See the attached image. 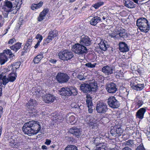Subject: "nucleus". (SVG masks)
Here are the masks:
<instances>
[{
	"label": "nucleus",
	"mask_w": 150,
	"mask_h": 150,
	"mask_svg": "<svg viewBox=\"0 0 150 150\" xmlns=\"http://www.w3.org/2000/svg\"><path fill=\"white\" fill-rule=\"evenodd\" d=\"M41 129L39 123L35 121H29L25 123L23 127V130L25 134L29 136L36 134Z\"/></svg>",
	"instance_id": "obj_1"
},
{
	"label": "nucleus",
	"mask_w": 150,
	"mask_h": 150,
	"mask_svg": "<svg viewBox=\"0 0 150 150\" xmlns=\"http://www.w3.org/2000/svg\"><path fill=\"white\" fill-rule=\"evenodd\" d=\"M136 25L141 32L147 33L150 29V25L148 20L144 18H140L137 19Z\"/></svg>",
	"instance_id": "obj_2"
},
{
	"label": "nucleus",
	"mask_w": 150,
	"mask_h": 150,
	"mask_svg": "<svg viewBox=\"0 0 150 150\" xmlns=\"http://www.w3.org/2000/svg\"><path fill=\"white\" fill-rule=\"evenodd\" d=\"M108 35L115 39L119 40L122 38L126 37L127 36V33L125 30L120 28L115 29L113 31H109Z\"/></svg>",
	"instance_id": "obj_3"
},
{
	"label": "nucleus",
	"mask_w": 150,
	"mask_h": 150,
	"mask_svg": "<svg viewBox=\"0 0 150 150\" xmlns=\"http://www.w3.org/2000/svg\"><path fill=\"white\" fill-rule=\"evenodd\" d=\"M72 50L75 53L79 54H85L87 50L85 47L79 43L74 45L72 47Z\"/></svg>",
	"instance_id": "obj_4"
},
{
	"label": "nucleus",
	"mask_w": 150,
	"mask_h": 150,
	"mask_svg": "<svg viewBox=\"0 0 150 150\" xmlns=\"http://www.w3.org/2000/svg\"><path fill=\"white\" fill-rule=\"evenodd\" d=\"M59 58L63 60H67L71 59L73 57V55L71 52L68 50H66L60 52L58 54Z\"/></svg>",
	"instance_id": "obj_5"
},
{
	"label": "nucleus",
	"mask_w": 150,
	"mask_h": 150,
	"mask_svg": "<svg viewBox=\"0 0 150 150\" xmlns=\"http://www.w3.org/2000/svg\"><path fill=\"white\" fill-rule=\"evenodd\" d=\"M56 79L58 82L62 83H67L70 79V77L65 73L59 72L57 74Z\"/></svg>",
	"instance_id": "obj_6"
},
{
	"label": "nucleus",
	"mask_w": 150,
	"mask_h": 150,
	"mask_svg": "<svg viewBox=\"0 0 150 150\" xmlns=\"http://www.w3.org/2000/svg\"><path fill=\"white\" fill-rule=\"evenodd\" d=\"M58 35V31L56 30H51L49 33L47 38L45 41L44 44H47L51 42L53 39L57 37Z\"/></svg>",
	"instance_id": "obj_7"
},
{
	"label": "nucleus",
	"mask_w": 150,
	"mask_h": 150,
	"mask_svg": "<svg viewBox=\"0 0 150 150\" xmlns=\"http://www.w3.org/2000/svg\"><path fill=\"white\" fill-rule=\"evenodd\" d=\"M108 103L110 107L114 108H117L119 106L118 101L113 96L108 98Z\"/></svg>",
	"instance_id": "obj_8"
},
{
	"label": "nucleus",
	"mask_w": 150,
	"mask_h": 150,
	"mask_svg": "<svg viewBox=\"0 0 150 150\" xmlns=\"http://www.w3.org/2000/svg\"><path fill=\"white\" fill-rule=\"evenodd\" d=\"M106 104L103 103H99L97 104L96 109L97 112L99 113H104L108 110Z\"/></svg>",
	"instance_id": "obj_9"
},
{
	"label": "nucleus",
	"mask_w": 150,
	"mask_h": 150,
	"mask_svg": "<svg viewBox=\"0 0 150 150\" xmlns=\"http://www.w3.org/2000/svg\"><path fill=\"white\" fill-rule=\"evenodd\" d=\"M50 118L55 123L59 122L63 120V117L62 115H60L57 112L52 113L51 115Z\"/></svg>",
	"instance_id": "obj_10"
},
{
	"label": "nucleus",
	"mask_w": 150,
	"mask_h": 150,
	"mask_svg": "<svg viewBox=\"0 0 150 150\" xmlns=\"http://www.w3.org/2000/svg\"><path fill=\"white\" fill-rule=\"evenodd\" d=\"M102 71L105 75H109L113 74L114 68L112 66L108 65L104 66L102 69Z\"/></svg>",
	"instance_id": "obj_11"
},
{
	"label": "nucleus",
	"mask_w": 150,
	"mask_h": 150,
	"mask_svg": "<svg viewBox=\"0 0 150 150\" xmlns=\"http://www.w3.org/2000/svg\"><path fill=\"white\" fill-rule=\"evenodd\" d=\"M69 132L78 138L80 137L81 135L82 130L81 129L73 127L69 129Z\"/></svg>",
	"instance_id": "obj_12"
},
{
	"label": "nucleus",
	"mask_w": 150,
	"mask_h": 150,
	"mask_svg": "<svg viewBox=\"0 0 150 150\" xmlns=\"http://www.w3.org/2000/svg\"><path fill=\"white\" fill-rule=\"evenodd\" d=\"M91 41L88 36L82 35L81 37L80 43L82 45L88 46L91 44Z\"/></svg>",
	"instance_id": "obj_13"
},
{
	"label": "nucleus",
	"mask_w": 150,
	"mask_h": 150,
	"mask_svg": "<svg viewBox=\"0 0 150 150\" xmlns=\"http://www.w3.org/2000/svg\"><path fill=\"white\" fill-rule=\"evenodd\" d=\"M12 3L10 1H6L3 7V9L4 11L7 12H9L12 11Z\"/></svg>",
	"instance_id": "obj_14"
},
{
	"label": "nucleus",
	"mask_w": 150,
	"mask_h": 150,
	"mask_svg": "<svg viewBox=\"0 0 150 150\" xmlns=\"http://www.w3.org/2000/svg\"><path fill=\"white\" fill-rule=\"evenodd\" d=\"M69 87H63L59 90V93L62 96H70L71 95V92Z\"/></svg>",
	"instance_id": "obj_15"
},
{
	"label": "nucleus",
	"mask_w": 150,
	"mask_h": 150,
	"mask_svg": "<svg viewBox=\"0 0 150 150\" xmlns=\"http://www.w3.org/2000/svg\"><path fill=\"white\" fill-rule=\"evenodd\" d=\"M106 89L110 93H115L117 90L116 85L113 83H110L108 85Z\"/></svg>",
	"instance_id": "obj_16"
},
{
	"label": "nucleus",
	"mask_w": 150,
	"mask_h": 150,
	"mask_svg": "<svg viewBox=\"0 0 150 150\" xmlns=\"http://www.w3.org/2000/svg\"><path fill=\"white\" fill-rule=\"evenodd\" d=\"M56 99L55 97L50 94H47L43 98L44 101L46 103H51Z\"/></svg>",
	"instance_id": "obj_17"
},
{
	"label": "nucleus",
	"mask_w": 150,
	"mask_h": 150,
	"mask_svg": "<svg viewBox=\"0 0 150 150\" xmlns=\"http://www.w3.org/2000/svg\"><path fill=\"white\" fill-rule=\"evenodd\" d=\"M119 50L121 52H127L129 50L127 45L125 42H119Z\"/></svg>",
	"instance_id": "obj_18"
},
{
	"label": "nucleus",
	"mask_w": 150,
	"mask_h": 150,
	"mask_svg": "<svg viewBox=\"0 0 150 150\" xmlns=\"http://www.w3.org/2000/svg\"><path fill=\"white\" fill-rule=\"evenodd\" d=\"M146 108H140L137 112L136 116L138 118L142 119L144 118V113L146 111Z\"/></svg>",
	"instance_id": "obj_19"
},
{
	"label": "nucleus",
	"mask_w": 150,
	"mask_h": 150,
	"mask_svg": "<svg viewBox=\"0 0 150 150\" xmlns=\"http://www.w3.org/2000/svg\"><path fill=\"white\" fill-rule=\"evenodd\" d=\"M144 104V102L142 99H135L133 104V106L135 110L139 108Z\"/></svg>",
	"instance_id": "obj_20"
},
{
	"label": "nucleus",
	"mask_w": 150,
	"mask_h": 150,
	"mask_svg": "<svg viewBox=\"0 0 150 150\" xmlns=\"http://www.w3.org/2000/svg\"><path fill=\"white\" fill-rule=\"evenodd\" d=\"M49 10L48 8H45L40 13L39 16L38 18V20L39 21H41L43 20L44 17L48 13Z\"/></svg>",
	"instance_id": "obj_21"
},
{
	"label": "nucleus",
	"mask_w": 150,
	"mask_h": 150,
	"mask_svg": "<svg viewBox=\"0 0 150 150\" xmlns=\"http://www.w3.org/2000/svg\"><path fill=\"white\" fill-rule=\"evenodd\" d=\"M89 84L86 83L81 84L80 86L81 90L84 93H89Z\"/></svg>",
	"instance_id": "obj_22"
},
{
	"label": "nucleus",
	"mask_w": 150,
	"mask_h": 150,
	"mask_svg": "<svg viewBox=\"0 0 150 150\" xmlns=\"http://www.w3.org/2000/svg\"><path fill=\"white\" fill-rule=\"evenodd\" d=\"M120 95L122 97L125 98H127L129 92L126 88H123V89H120Z\"/></svg>",
	"instance_id": "obj_23"
},
{
	"label": "nucleus",
	"mask_w": 150,
	"mask_h": 150,
	"mask_svg": "<svg viewBox=\"0 0 150 150\" xmlns=\"http://www.w3.org/2000/svg\"><path fill=\"white\" fill-rule=\"evenodd\" d=\"M17 76V74L16 72H11L9 74L8 76V78L10 82H13L14 81Z\"/></svg>",
	"instance_id": "obj_24"
},
{
	"label": "nucleus",
	"mask_w": 150,
	"mask_h": 150,
	"mask_svg": "<svg viewBox=\"0 0 150 150\" xmlns=\"http://www.w3.org/2000/svg\"><path fill=\"white\" fill-rule=\"evenodd\" d=\"M21 43L18 42L14 45L10 46V48L11 50L16 52L20 49L21 47Z\"/></svg>",
	"instance_id": "obj_25"
},
{
	"label": "nucleus",
	"mask_w": 150,
	"mask_h": 150,
	"mask_svg": "<svg viewBox=\"0 0 150 150\" xmlns=\"http://www.w3.org/2000/svg\"><path fill=\"white\" fill-rule=\"evenodd\" d=\"M124 4L125 6L129 8H133L136 7V5L129 0L125 1Z\"/></svg>",
	"instance_id": "obj_26"
},
{
	"label": "nucleus",
	"mask_w": 150,
	"mask_h": 150,
	"mask_svg": "<svg viewBox=\"0 0 150 150\" xmlns=\"http://www.w3.org/2000/svg\"><path fill=\"white\" fill-rule=\"evenodd\" d=\"M145 84L144 83H139L136 84V86L133 88V89L137 91H140L142 90L145 86Z\"/></svg>",
	"instance_id": "obj_27"
},
{
	"label": "nucleus",
	"mask_w": 150,
	"mask_h": 150,
	"mask_svg": "<svg viewBox=\"0 0 150 150\" xmlns=\"http://www.w3.org/2000/svg\"><path fill=\"white\" fill-rule=\"evenodd\" d=\"M86 105L88 107H92L93 106L92 98L89 95L86 96Z\"/></svg>",
	"instance_id": "obj_28"
},
{
	"label": "nucleus",
	"mask_w": 150,
	"mask_h": 150,
	"mask_svg": "<svg viewBox=\"0 0 150 150\" xmlns=\"http://www.w3.org/2000/svg\"><path fill=\"white\" fill-rule=\"evenodd\" d=\"M99 48L102 50L105 51L107 49L105 41L103 40H101L100 42L98 44Z\"/></svg>",
	"instance_id": "obj_29"
},
{
	"label": "nucleus",
	"mask_w": 150,
	"mask_h": 150,
	"mask_svg": "<svg viewBox=\"0 0 150 150\" xmlns=\"http://www.w3.org/2000/svg\"><path fill=\"white\" fill-rule=\"evenodd\" d=\"M8 60V57L5 54L0 55V63L1 65L4 64Z\"/></svg>",
	"instance_id": "obj_30"
},
{
	"label": "nucleus",
	"mask_w": 150,
	"mask_h": 150,
	"mask_svg": "<svg viewBox=\"0 0 150 150\" xmlns=\"http://www.w3.org/2000/svg\"><path fill=\"white\" fill-rule=\"evenodd\" d=\"M100 22L99 19L95 16L91 19L90 21V23L92 25L95 26Z\"/></svg>",
	"instance_id": "obj_31"
},
{
	"label": "nucleus",
	"mask_w": 150,
	"mask_h": 150,
	"mask_svg": "<svg viewBox=\"0 0 150 150\" xmlns=\"http://www.w3.org/2000/svg\"><path fill=\"white\" fill-rule=\"evenodd\" d=\"M89 92L91 91H95L97 89V84L95 83H91L89 84Z\"/></svg>",
	"instance_id": "obj_32"
},
{
	"label": "nucleus",
	"mask_w": 150,
	"mask_h": 150,
	"mask_svg": "<svg viewBox=\"0 0 150 150\" xmlns=\"http://www.w3.org/2000/svg\"><path fill=\"white\" fill-rule=\"evenodd\" d=\"M43 3L42 1H40L37 4H33L31 6L32 10H34L40 8L42 5Z\"/></svg>",
	"instance_id": "obj_33"
},
{
	"label": "nucleus",
	"mask_w": 150,
	"mask_h": 150,
	"mask_svg": "<svg viewBox=\"0 0 150 150\" xmlns=\"http://www.w3.org/2000/svg\"><path fill=\"white\" fill-rule=\"evenodd\" d=\"M20 64L18 62H16L12 64L11 65L8 66V68H11L13 72H14L17 69L19 68Z\"/></svg>",
	"instance_id": "obj_34"
},
{
	"label": "nucleus",
	"mask_w": 150,
	"mask_h": 150,
	"mask_svg": "<svg viewBox=\"0 0 150 150\" xmlns=\"http://www.w3.org/2000/svg\"><path fill=\"white\" fill-rule=\"evenodd\" d=\"M43 57L42 54H41L37 55L33 59V62L35 64H38L39 62Z\"/></svg>",
	"instance_id": "obj_35"
},
{
	"label": "nucleus",
	"mask_w": 150,
	"mask_h": 150,
	"mask_svg": "<svg viewBox=\"0 0 150 150\" xmlns=\"http://www.w3.org/2000/svg\"><path fill=\"white\" fill-rule=\"evenodd\" d=\"M2 80L3 81V84L5 86L9 81L8 78H7L6 76H3L2 75H0V80Z\"/></svg>",
	"instance_id": "obj_36"
},
{
	"label": "nucleus",
	"mask_w": 150,
	"mask_h": 150,
	"mask_svg": "<svg viewBox=\"0 0 150 150\" xmlns=\"http://www.w3.org/2000/svg\"><path fill=\"white\" fill-rule=\"evenodd\" d=\"M17 139L15 136H12L11 138L9 140V144L12 147H13L14 144L17 142Z\"/></svg>",
	"instance_id": "obj_37"
},
{
	"label": "nucleus",
	"mask_w": 150,
	"mask_h": 150,
	"mask_svg": "<svg viewBox=\"0 0 150 150\" xmlns=\"http://www.w3.org/2000/svg\"><path fill=\"white\" fill-rule=\"evenodd\" d=\"M96 145L97 148H100V147H102L101 149L100 150H106L107 145L106 143H97Z\"/></svg>",
	"instance_id": "obj_38"
},
{
	"label": "nucleus",
	"mask_w": 150,
	"mask_h": 150,
	"mask_svg": "<svg viewBox=\"0 0 150 150\" xmlns=\"http://www.w3.org/2000/svg\"><path fill=\"white\" fill-rule=\"evenodd\" d=\"M86 122L90 126L93 125L94 123V121L93 120L91 116L87 117L86 119Z\"/></svg>",
	"instance_id": "obj_39"
},
{
	"label": "nucleus",
	"mask_w": 150,
	"mask_h": 150,
	"mask_svg": "<svg viewBox=\"0 0 150 150\" xmlns=\"http://www.w3.org/2000/svg\"><path fill=\"white\" fill-rule=\"evenodd\" d=\"M117 126V129L116 130L117 135H116L117 136H119L121 135L122 134L123 132V130L120 127V126L116 125Z\"/></svg>",
	"instance_id": "obj_40"
},
{
	"label": "nucleus",
	"mask_w": 150,
	"mask_h": 150,
	"mask_svg": "<svg viewBox=\"0 0 150 150\" xmlns=\"http://www.w3.org/2000/svg\"><path fill=\"white\" fill-rule=\"evenodd\" d=\"M124 144L126 146H127L131 147H134V145L133 141L131 140L125 141L124 143Z\"/></svg>",
	"instance_id": "obj_41"
},
{
	"label": "nucleus",
	"mask_w": 150,
	"mask_h": 150,
	"mask_svg": "<svg viewBox=\"0 0 150 150\" xmlns=\"http://www.w3.org/2000/svg\"><path fill=\"white\" fill-rule=\"evenodd\" d=\"M4 53L7 55V57H8L9 58H13V57H14L12 52H11V50H4Z\"/></svg>",
	"instance_id": "obj_42"
},
{
	"label": "nucleus",
	"mask_w": 150,
	"mask_h": 150,
	"mask_svg": "<svg viewBox=\"0 0 150 150\" xmlns=\"http://www.w3.org/2000/svg\"><path fill=\"white\" fill-rule=\"evenodd\" d=\"M134 77H132L130 79V86L131 88L133 89L136 86L137 83Z\"/></svg>",
	"instance_id": "obj_43"
},
{
	"label": "nucleus",
	"mask_w": 150,
	"mask_h": 150,
	"mask_svg": "<svg viewBox=\"0 0 150 150\" xmlns=\"http://www.w3.org/2000/svg\"><path fill=\"white\" fill-rule=\"evenodd\" d=\"M9 68H2L1 71V74L0 75H2L3 76H6L8 74V72L10 71Z\"/></svg>",
	"instance_id": "obj_44"
},
{
	"label": "nucleus",
	"mask_w": 150,
	"mask_h": 150,
	"mask_svg": "<svg viewBox=\"0 0 150 150\" xmlns=\"http://www.w3.org/2000/svg\"><path fill=\"white\" fill-rule=\"evenodd\" d=\"M64 150H78V149L75 145H68Z\"/></svg>",
	"instance_id": "obj_45"
},
{
	"label": "nucleus",
	"mask_w": 150,
	"mask_h": 150,
	"mask_svg": "<svg viewBox=\"0 0 150 150\" xmlns=\"http://www.w3.org/2000/svg\"><path fill=\"white\" fill-rule=\"evenodd\" d=\"M36 104V101L35 100L30 99L26 104L27 106H34Z\"/></svg>",
	"instance_id": "obj_46"
},
{
	"label": "nucleus",
	"mask_w": 150,
	"mask_h": 150,
	"mask_svg": "<svg viewBox=\"0 0 150 150\" xmlns=\"http://www.w3.org/2000/svg\"><path fill=\"white\" fill-rule=\"evenodd\" d=\"M104 4V2L103 1L98 2L94 4H93V6L96 9L98 8L100 6L103 5Z\"/></svg>",
	"instance_id": "obj_47"
},
{
	"label": "nucleus",
	"mask_w": 150,
	"mask_h": 150,
	"mask_svg": "<svg viewBox=\"0 0 150 150\" xmlns=\"http://www.w3.org/2000/svg\"><path fill=\"white\" fill-rule=\"evenodd\" d=\"M117 126H115L114 127H111V129L110 131V133L112 134V135L114 136H117L116 135H117V134L116 133V128Z\"/></svg>",
	"instance_id": "obj_48"
},
{
	"label": "nucleus",
	"mask_w": 150,
	"mask_h": 150,
	"mask_svg": "<svg viewBox=\"0 0 150 150\" xmlns=\"http://www.w3.org/2000/svg\"><path fill=\"white\" fill-rule=\"evenodd\" d=\"M69 88L71 92V95L72 94L73 96H75L77 95V92L76 88L71 87H69Z\"/></svg>",
	"instance_id": "obj_49"
},
{
	"label": "nucleus",
	"mask_w": 150,
	"mask_h": 150,
	"mask_svg": "<svg viewBox=\"0 0 150 150\" xmlns=\"http://www.w3.org/2000/svg\"><path fill=\"white\" fill-rule=\"evenodd\" d=\"M76 118L74 115H72L69 117V121L70 123L73 124L75 123Z\"/></svg>",
	"instance_id": "obj_50"
},
{
	"label": "nucleus",
	"mask_w": 150,
	"mask_h": 150,
	"mask_svg": "<svg viewBox=\"0 0 150 150\" xmlns=\"http://www.w3.org/2000/svg\"><path fill=\"white\" fill-rule=\"evenodd\" d=\"M135 81H136L137 84L142 83L143 81V80L142 79V78L140 77H134Z\"/></svg>",
	"instance_id": "obj_51"
},
{
	"label": "nucleus",
	"mask_w": 150,
	"mask_h": 150,
	"mask_svg": "<svg viewBox=\"0 0 150 150\" xmlns=\"http://www.w3.org/2000/svg\"><path fill=\"white\" fill-rule=\"evenodd\" d=\"M103 14L105 15L104 13H100V12H99L98 13L97 12V15L96 16L99 19L100 21H101V18H102Z\"/></svg>",
	"instance_id": "obj_52"
},
{
	"label": "nucleus",
	"mask_w": 150,
	"mask_h": 150,
	"mask_svg": "<svg viewBox=\"0 0 150 150\" xmlns=\"http://www.w3.org/2000/svg\"><path fill=\"white\" fill-rule=\"evenodd\" d=\"M83 74H80L77 76V78L79 79L80 80H84L86 79V76L82 75Z\"/></svg>",
	"instance_id": "obj_53"
},
{
	"label": "nucleus",
	"mask_w": 150,
	"mask_h": 150,
	"mask_svg": "<svg viewBox=\"0 0 150 150\" xmlns=\"http://www.w3.org/2000/svg\"><path fill=\"white\" fill-rule=\"evenodd\" d=\"M96 65V63H94L93 64H91L90 63H88L86 64V66L88 67L91 68H93L95 67Z\"/></svg>",
	"instance_id": "obj_54"
},
{
	"label": "nucleus",
	"mask_w": 150,
	"mask_h": 150,
	"mask_svg": "<svg viewBox=\"0 0 150 150\" xmlns=\"http://www.w3.org/2000/svg\"><path fill=\"white\" fill-rule=\"evenodd\" d=\"M22 145V143L21 142H19L17 141L14 144V145L13 147L17 148L20 147Z\"/></svg>",
	"instance_id": "obj_55"
},
{
	"label": "nucleus",
	"mask_w": 150,
	"mask_h": 150,
	"mask_svg": "<svg viewBox=\"0 0 150 150\" xmlns=\"http://www.w3.org/2000/svg\"><path fill=\"white\" fill-rule=\"evenodd\" d=\"M32 42V38H29L27 40V42L26 43L25 45L27 47L28 46L31 44Z\"/></svg>",
	"instance_id": "obj_56"
},
{
	"label": "nucleus",
	"mask_w": 150,
	"mask_h": 150,
	"mask_svg": "<svg viewBox=\"0 0 150 150\" xmlns=\"http://www.w3.org/2000/svg\"><path fill=\"white\" fill-rule=\"evenodd\" d=\"M36 38L38 40V41L41 42L42 40L43 37L41 35L38 34L36 36Z\"/></svg>",
	"instance_id": "obj_57"
},
{
	"label": "nucleus",
	"mask_w": 150,
	"mask_h": 150,
	"mask_svg": "<svg viewBox=\"0 0 150 150\" xmlns=\"http://www.w3.org/2000/svg\"><path fill=\"white\" fill-rule=\"evenodd\" d=\"M136 150H145L142 144H141L138 146L136 149Z\"/></svg>",
	"instance_id": "obj_58"
},
{
	"label": "nucleus",
	"mask_w": 150,
	"mask_h": 150,
	"mask_svg": "<svg viewBox=\"0 0 150 150\" xmlns=\"http://www.w3.org/2000/svg\"><path fill=\"white\" fill-rule=\"evenodd\" d=\"M51 142V141L48 139H46L45 142V144L47 145H49Z\"/></svg>",
	"instance_id": "obj_59"
},
{
	"label": "nucleus",
	"mask_w": 150,
	"mask_h": 150,
	"mask_svg": "<svg viewBox=\"0 0 150 150\" xmlns=\"http://www.w3.org/2000/svg\"><path fill=\"white\" fill-rule=\"evenodd\" d=\"M71 106L72 108H79V107L78 105H77L76 103H73L71 104Z\"/></svg>",
	"instance_id": "obj_60"
},
{
	"label": "nucleus",
	"mask_w": 150,
	"mask_h": 150,
	"mask_svg": "<svg viewBox=\"0 0 150 150\" xmlns=\"http://www.w3.org/2000/svg\"><path fill=\"white\" fill-rule=\"evenodd\" d=\"M16 41L15 39L14 38L11 39L8 41V43L10 44H12Z\"/></svg>",
	"instance_id": "obj_61"
},
{
	"label": "nucleus",
	"mask_w": 150,
	"mask_h": 150,
	"mask_svg": "<svg viewBox=\"0 0 150 150\" xmlns=\"http://www.w3.org/2000/svg\"><path fill=\"white\" fill-rule=\"evenodd\" d=\"M135 3L139 4L141 2L144 1V0H132Z\"/></svg>",
	"instance_id": "obj_62"
},
{
	"label": "nucleus",
	"mask_w": 150,
	"mask_h": 150,
	"mask_svg": "<svg viewBox=\"0 0 150 150\" xmlns=\"http://www.w3.org/2000/svg\"><path fill=\"white\" fill-rule=\"evenodd\" d=\"M57 61V60L55 59H51L50 60V62L53 64H55Z\"/></svg>",
	"instance_id": "obj_63"
},
{
	"label": "nucleus",
	"mask_w": 150,
	"mask_h": 150,
	"mask_svg": "<svg viewBox=\"0 0 150 150\" xmlns=\"http://www.w3.org/2000/svg\"><path fill=\"white\" fill-rule=\"evenodd\" d=\"M89 113H91L93 112V110L92 109V107H88Z\"/></svg>",
	"instance_id": "obj_64"
}]
</instances>
